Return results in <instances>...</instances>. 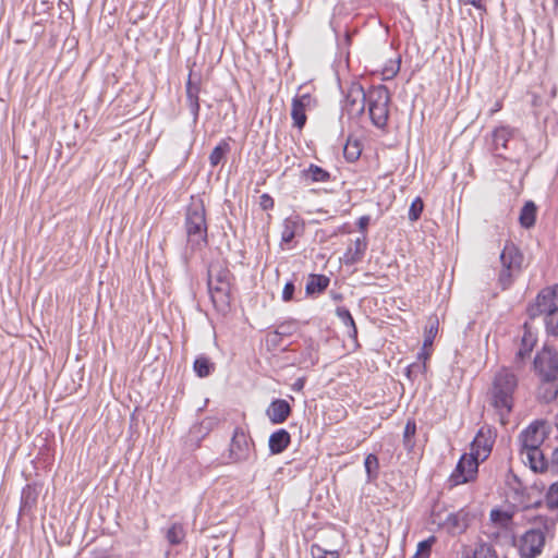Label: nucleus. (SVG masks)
<instances>
[{
  "mask_svg": "<svg viewBox=\"0 0 558 558\" xmlns=\"http://www.w3.org/2000/svg\"><path fill=\"white\" fill-rule=\"evenodd\" d=\"M518 387V376L508 367H501L492 379L487 390V401L502 425L509 422V416L514 409V395Z\"/></svg>",
  "mask_w": 558,
  "mask_h": 558,
  "instance_id": "f257e3e1",
  "label": "nucleus"
},
{
  "mask_svg": "<svg viewBox=\"0 0 558 558\" xmlns=\"http://www.w3.org/2000/svg\"><path fill=\"white\" fill-rule=\"evenodd\" d=\"M184 230L186 235V245L181 254L182 263L189 266L193 254L201 251L208 244V225L206 220V209L201 198L192 197L191 204L186 207L184 215Z\"/></svg>",
  "mask_w": 558,
  "mask_h": 558,
  "instance_id": "f03ea898",
  "label": "nucleus"
},
{
  "mask_svg": "<svg viewBox=\"0 0 558 558\" xmlns=\"http://www.w3.org/2000/svg\"><path fill=\"white\" fill-rule=\"evenodd\" d=\"M558 515H535L529 519L533 527L523 533L519 539V555L521 558H536L544 549L546 537L553 535Z\"/></svg>",
  "mask_w": 558,
  "mask_h": 558,
  "instance_id": "7ed1b4c3",
  "label": "nucleus"
},
{
  "mask_svg": "<svg viewBox=\"0 0 558 558\" xmlns=\"http://www.w3.org/2000/svg\"><path fill=\"white\" fill-rule=\"evenodd\" d=\"M533 371L539 383L548 386L544 388L542 399L545 402L555 400L558 396V352L544 345L534 356Z\"/></svg>",
  "mask_w": 558,
  "mask_h": 558,
  "instance_id": "20e7f679",
  "label": "nucleus"
},
{
  "mask_svg": "<svg viewBox=\"0 0 558 558\" xmlns=\"http://www.w3.org/2000/svg\"><path fill=\"white\" fill-rule=\"evenodd\" d=\"M221 459L222 464H254L257 461L256 445L248 429L242 426L233 429Z\"/></svg>",
  "mask_w": 558,
  "mask_h": 558,
  "instance_id": "39448f33",
  "label": "nucleus"
},
{
  "mask_svg": "<svg viewBox=\"0 0 558 558\" xmlns=\"http://www.w3.org/2000/svg\"><path fill=\"white\" fill-rule=\"evenodd\" d=\"M231 271L219 264L210 265L207 271V288L214 307L226 312L231 299Z\"/></svg>",
  "mask_w": 558,
  "mask_h": 558,
  "instance_id": "423d86ee",
  "label": "nucleus"
},
{
  "mask_svg": "<svg viewBox=\"0 0 558 558\" xmlns=\"http://www.w3.org/2000/svg\"><path fill=\"white\" fill-rule=\"evenodd\" d=\"M391 97L386 85H373L368 88V116L372 124L384 130L389 120V104Z\"/></svg>",
  "mask_w": 558,
  "mask_h": 558,
  "instance_id": "0eeeda50",
  "label": "nucleus"
},
{
  "mask_svg": "<svg viewBox=\"0 0 558 558\" xmlns=\"http://www.w3.org/2000/svg\"><path fill=\"white\" fill-rule=\"evenodd\" d=\"M368 99V89L365 90L360 82H352L344 93V99L341 105L342 117L349 119L361 118L366 108Z\"/></svg>",
  "mask_w": 558,
  "mask_h": 558,
  "instance_id": "6e6552de",
  "label": "nucleus"
},
{
  "mask_svg": "<svg viewBox=\"0 0 558 558\" xmlns=\"http://www.w3.org/2000/svg\"><path fill=\"white\" fill-rule=\"evenodd\" d=\"M482 461L472 453H463L451 475L449 476L450 486L454 487L461 484L473 482L478 473V465Z\"/></svg>",
  "mask_w": 558,
  "mask_h": 558,
  "instance_id": "1a4fd4ad",
  "label": "nucleus"
},
{
  "mask_svg": "<svg viewBox=\"0 0 558 558\" xmlns=\"http://www.w3.org/2000/svg\"><path fill=\"white\" fill-rule=\"evenodd\" d=\"M547 435L546 422L544 420L533 421L518 436L519 450L541 448Z\"/></svg>",
  "mask_w": 558,
  "mask_h": 558,
  "instance_id": "9d476101",
  "label": "nucleus"
},
{
  "mask_svg": "<svg viewBox=\"0 0 558 558\" xmlns=\"http://www.w3.org/2000/svg\"><path fill=\"white\" fill-rule=\"evenodd\" d=\"M495 437L489 426H482L471 442L470 453L484 462L492 452Z\"/></svg>",
  "mask_w": 558,
  "mask_h": 558,
  "instance_id": "9b49d317",
  "label": "nucleus"
},
{
  "mask_svg": "<svg viewBox=\"0 0 558 558\" xmlns=\"http://www.w3.org/2000/svg\"><path fill=\"white\" fill-rule=\"evenodd\" d=\"M556 310H558V303H555V300L550 296L549 289L546 287L537 293L534 302L527 305L526 314L531 319H535L541 315L549 316Z\"/></svg>",
  "mask_w": 558,
  "mask_h": 558,
  "instance_id": "f8f14e48",
  "label": "nucleus"
},
{
  "mask_svg": "<svg viewBox=\"0 0 558 558\" xmlns=\"http://www.w3.org/2000/svg\"><path fill=\"white\" fill-rule=\"evenodd\" d=\"M199 93H201V77L195 78L192 71L189 74L187 81L185 83V95H186V104L193 117V124L195 125L198 121L201 104H199Z\"/></svg>",
  "mask_w": 558,
  "mask_h": 558,
  "instance_id": "ddd939ff",
  "label": "nucleus"
},
{
  "mask_svg": "<svg viewBox=\"0 0 558 558\" xmlns=\"http://www.w3.org/2000/svg\"><path fill=\"white\" fill-rule=\"evenodd\" d=\"M514 129L508 125H500L492 132V154L497 158L507 159L501 150L508 149V143L513 137Z\"/></svg>",
  "mask_w": 558,
  "mask_h": 558,
  "instance_id": "4468645a",
  "label": "nucleus"
},
{
  "mask_svg": "<svg viewBox=\"0 0 558 558\" xmlns=\"http://www.w3.org/2000/svg\"><path fill=\"white\" fill-rule=\"evenodd\" d=\"M312 100L313 98L308 93L292 98L291 118L294 128L302 130L305 126L307 121L306 108L310 107Z\"/></svg>",
  "mask_w": 558,
  "mask_h": 558,
  "instance_id": "2eb2a0df",
  "label": "nucleus"
},
{
  "mask_svg": "<svg viewBox=\"0 0 558 558\" xmlns=\"http://www.w3.org/2000/svg\"><path fill=\"white\" fill-rule=\"evenodd\" d=\"M501 267L510 270H522L523 254L520 248L512 242L507 241L499 256Z\"/></svg>",
  "mask_w": 558,
  "mask_h": 558,
  "instance_id": "dca6fc26",
  "label": "nucleus"
},
{
  "mask_svg": "<svg viewBox=\"0 0 558 558\" xmlns=\"http://www.w3.org/2000/svg\"><path fill=\"white\" fill-rule=\"evenodd\" d=\"M292 413V407L284 399H274L267 407L265 414L271 424H283Z\"/></svg>",
  "mask_w": 558,
  "mask_h": 558,
  "instance_id": "f3484780",
  "label": "nucleus"
},
{
  "mask_svg": "<svg viewBox=\"0 0 558 558\" xmlns=\"http://www.w3.org/2000/svg\"><path fill=\"white\" fill-rule=\"evenodd\" d=\"M519 452L523 462L529 465L534 473L548 471V460L541 448L519 450Z\"/></svg>",
  "mask_w": 558,
  "mask_h": 558,
  "instance_id": "a211bd4d",
  "label": "nucleus"
},
{
  "mask_svg": "<svg viewBox=\"0 0 558 558\" xmlns=\"http://www.w3.org/2000/svg\"><path fill=\"white\" fill-rule=\"evenodd\" d=\"M291 442V435L284 428H279L270 434L268 447L271 454L282 453Z\"/></svg>",
  "mask_w": 558,
  "mask_h": 558,
  "instance_id": "6ab92c4d",
  "label": "nucleus"
},
{
  "mask_svg": "<svg viewBox=\"0 0 558 558\" xmlns=\"http://www.w3.org/2000/svg\"><path fill=\"white\" fill-rule=\"evenodd\" d=\"M301 179L311 183H326L331 180V173L315 163H311L301 171Z\"/></svg>",
  "mask_w": 558,
  "mask_h": 558,
  "instance_id": "aec40b11",
  "label": "nucleus"
},
{
  "mask_svg": "<svg viewBox=\"0 0 558 558\" xmlns=\"http://www.w3.org/2000/svg\"><path fill=\"white\" fill-rule=\"evenodd\" d=\"M445 526L452 534L463 533L469 526L468 513L463 510L449 513L446 518Z\"/></svg>",
  "mask_w": 558,
  "mask_h": 558,
  "instance_id": "412c9836",
  "label": "nucleus"
},
{
  "mask_svg": "<svg viewBox=\"0 0 558 558\" xmlns=\"http://www.w3.org/2000/svg\"><path fill=\"white\" fill-rule=\"evenodd\" d=\"M303 227V221L298 215L287 217L282 223L281 243H290L295 238L298 230Z\"/></svg>",
  "mask_w": 558,
  "mask_h": 558,
  "instance_id": "4be33fe9",
  "label": "nucleus"
},
{
  "mask_svg": "<svg viewBox=\"0 0 558 558\" xmlns=\"http://www.w3.org/2000/svg\"><path fill=\"white\" fill-rule=\"evenodd\" d=\"M163 535L170 546H179L186 537V530L181 522H173L163 531Z\"/></svg>",
  "mask_w": 558,
  "mask_h": 558,
  "instance_id": "5701e85b",
  "label": "nucleus"
},
{
  "mask_svg": "<svg viewBox=\"0 0 558 558\" xmlns=\"http://www.w3.org/2000/svg\"><path fill=\"white\" fill-rule=\"evenodd\" d=\"M330 279L325 275L312 274L308 277L305 292L307 295H315L323 293L329 286Z\"/></svg>",
  "mask_w": 558,
  "mask_h": 558,
  "instance_id": "b1692460",
  "label": "nucleus"
},
{
  "mask_svg": "<svg viewBox=\"0 0 558 558\" xmlns=\"http://www.w3.org/2000/svg\"><path fill=\"white\" fill-rule=\"evenodd\" d=\"M217 420L215 417H206L202 422L194 424L190 429L191 437L195 438L199 446L202 439H204L215 427Z\"/></svg>",
  "mask_w": 558,
  "mask_h": 558,
  "instance_id": "393cba45",
  "label": "nucleus"
},
{
  "mask_svg": "<svg viewBox=\"0 0 558 558\" xmlns=\"http://www.w3.org/2000/svg\"><path fill=\"white\" fill-rule=\"evenodd\" d=\"M336 315L347 327L349 338L353 341H357V328L351 312L345 306H338L336 308Z\"/></svg>",
  "mask_w": 558,
  "mask_h": 558,
  "instance_id": "a878e982",
  "label": "nucleus"
},
{
  "mask_svg": "<svg viewBox=\"0 0 558 558\" xmlns=\"http://www.w3.org/2000/svg\"><path fill=\"white\" fill-rule=\"evenodd\" d=\"M535 342H536V340L533 337V335L530 331H525L521 339L520 348L514 357V363L517 365H519L520 363H523L524 360L530 356Z\"/></svg>",
  "mask_w": 558,
  "mask_h": 558,
  "instance_id": "bb28decb",
  "label": "nucleus"
},
{
  "mask_svg": "<svg viewBox=\"0 0 558 558\" xmlns=\"http://www.w3.org/2000/svg\"><path fill=\"white\" fill-rule=\"evenodd\" d=\"M537 208L536 205L529 201L521 208L519 222L521 227L530 229L535 225Z\"/></svg>",
  "mask_w": 558,
  "mask_h": 558,
  "instance_id": "cd10ccee",
  "label": "nucleus"
},
{
  "mask_svg": "<svg viewBox=\"0 0 558 558\" xmlns=\"http://www.w3.org/2000/svg\"><path fill=\"white\" fill-rule=\"evenodd\" d=\"M229 141L230 137L221 140L211 150L209 155V163L213 168L217 167L222 160H225L227 155L230 153L231 147Z\"/></svg>",
  "mask_w": 558,
  "mask_h": 558,
  "instance_id": "c85d7f7f",
  "label": "nucleus"
},
{
  "mask_svg": "<svg viewBox=\"0 0 558 558\" xmlns=\"http://www.w3.org/2000/svg\"><path fill=\"white\" fill-rule=\"evenodd\" d=\"M193 369L199 378H205L215 371V364L206 355H198L194 361Z\"/></svg>",
  "mask_w": 558,
  "mask_h": 558,
  "instance_id": "c756f323",
  "label": "nucleus"
},
{
  "mask_svg": "<svg viewBox=\"0 0 558 558\" xmlns=\"http://www.w3.org/2000/svg\"><path fill=\"white\" fill-rule=\"evenodd\" d=\"M519 275L520 271L501 267L498 274L497 283L502 291H506L512 287Z\"/></svg>",
  "mask_w": 558,
  "mask_h": 558,
  "instance_id": "7c9ffc66",
  "label": "nucleus"
},
{
  "mask_svg": "<svg viewBox=\"0 0 558 558\" xmlns=\"http://www.w3.org/2000/svg\"><path fill=\"white\" fill-rule=\"evenodd\" d=\"M364 468L366 472L367 482L372 483L378 477L379 460L376 454L369 453L365 457Z\"/></svg>",
  "mask_w": 558,
  "mask_h": 558,
  "instance_id": "2f4dec72",
  "label": "nucleus"
},
{
  "mask_svg": "<svg viewBox=\"0 0 558 558\" xmlns=\"http://www.w3.org/2000/svg\"><path fill=\"white\" fill-rule=\"evenodd\" d=\"M362 153V146L361 143L357 140H351L348 138L344 148H343V156L348 162H354L356 161Z\"/></svg>",
  "mask_w": 558,
  "mask_h": 558,
  "instance_id": "473e14b6",
  "label": "nucleus"
},
{
  "mask_svg": "<svg viewBox=\"0 0 558 558\" xmlns=\"http://www.w3.org/2000/svg\"><path fill=\"white\" fill-rule=\"evenodd\" d=\"M416 434V422L414 418H410L407 421V424L404 426V430H403V447L405 450L408 451H412L414 446H415V441H414V436Z\"/></svg>",
  "mask_w": 558,
  "mask_h": 558,
  "instance_id": "72a5a7b5",
  "label": "nucleus"
},
{
  "mask_svg": "<svg viewBox=\"0 0 558 558\" xmlns=\"http://www.w3.org/2000/svg\"><path fill=\"white\" fill-rule=\"evenodd\" d=\"M426 372L427 364L425 361H415L405 367L404 375L411 383H414L421 375H424Z\"/></svg>",
  "mask_w": 558,
  "mask_h": 558,
  "instance_id": "f704fd0d",
  "label": "nucleus"
},
{
  "mask_svg": "<svg viewBox=\"0 0 558 558\" xmlns=\"http://www.w3.org/2000/svg\"><path fill=\"white\" fill-rule=\"evenodd\" d=\"M473 558H499L494 546L488 543L481 542L473 551Z\"/></svg>",
  "mask_w": 558,
  "mask_h": 558,
  "instance_id": "c9c22d12",
  "label": "nucleus"
},
{
  "mask_svg": "<svg viewBox=\"0 0 558 558\" xmlns=\"http://www.w3.org/2000/svg\"><path fill=\"white\" fill-rule=\"evenodd\" d=\"M435 536H429L427 539L421 541L417 544V549L413 556V558H429L432 546L435 543Z\"/></svg>",
  "mask_w": 558,
  "mask_h": 558,
  "instance_id": "e433bc0d",
  "label": "nucleus"
},
{
  "mask_svg": "<svg viewBox=\"0 0 558 558\" xmlns=\"http://www.w3.org/2000/svg\"><path fill=\"white\" fill-rule=\"evenodd\" d=\"M545 504L551 510L558 509V481L549 485L545 495Z\"/></svg>",
  "mask_w": 558,
  "mask_h": 558,
  "instance_id": "4c0bfd02",
  "label": "nucleus"
},
{
  "mask_svg": "<svg viewBox=\"0 0 558 558\" xmlns=\"http://www.w3.org/2000/svg\"><path fill=\"white\" fill-rule=\"evenodd\" d=\"M423 210L424 202L420 196H417L412 201L410 205L408 213L409 220L412 222L417 221L421 218Z\"/></svg>",
  "mask_w": 558,
  "mask_h": 558,
  "instance_id": "58836bf2",
  "label": "nucleus"
},
{
  "mask_svg": "<svg viewBox=\"0 0 558 558\" xmlns=\"http://www.w3.org/2000/svg\"><path fill=\"white\" fill-rule=\"evenodd\" d=\"M36 500H37V494L35 493V489L32 488L31 485H26V487H24L22 490L21 507L22 508H31L33 505L36 504Z\"/></svg>",
  "mask_w": 558,
  "mask_h": 558,
  "instance_id": "ea45409f",
  "label": "nucleus"
},
{
  "mask_svg": "<svg viewBox=\"0 0 558 558\" xmlns=\"http://www.w3.org/2000/svg\"><path fill=\"white\" fill-rule=\"evenodd\" d=\"M299 362L306 367L314 366L318 362V355L312 345H307L302 351Z\"/></svg>",
  "mask_w": 558,
  "mask_h": 558,
  "instance_id": "a19ab883",
  "label": "nucleus"
},
{
  "mask_svg": "<svg viewBox=\"0 0 558 558\" xmlns=\"http://www.w3.org/2000/svg\"><path fill=\"white\" fill-rule=\"evenodd\" d=\"M311 555L312 558H339L338 550H328L318 544H313L311 546Z\"/></svg>",
  "mask_w": 558,
  "mask_h": 558,
  "instance_id": "79ce46f5",
  "label": "nucleus"
},
{
  "mask_svg": "<svg viewBox=\"0 0 558 558\" xmlns=\"http://www.w3.org/2000/svg\"><path fill=\"white\" fill-rule=\"evenodd\" d=\"M489 515H490V520L494 523H498L502 526L508 525L512 520V515L509 512L500 510V509H493L490 511Z\"/></svg>",
  "mask_w": 558,
  "mask_h": 558,
  "instance_id": "37998d69",
  "label": "nucleus"
},
{
  "mask_svg": "<svg viewBox=\"0 0 558 558\" xmlns=\"http://www.w3.org/2000/svg\"><path fill=\"white\" fill-rule=\"evenodd\" d=\"M545 328L548 335L558 337V308L545 317Z\"/></svg>",
  "mask_w": 558,
  "mask_h": 558,
  "instance_id": "c03bdc74",
  "label": "nucleus"
},
{
  "mask_svg": "<svg viewBox=\"0 0 558 558\" xmlns=\"http://www.w3.org/2000/svg\"><path fill=\"white\" fill-rule=\"evenodd\" d=\"M437 331H438V319L437 318L429 319V326L426 327V331H425V338H424V343H423L424 348L433 344L435 336L437 335Z\"/></svg>",
  "mask_w": 558,
  "mask_h": 558,
  "instance_id": "a18cd8bd",
  "label": "nucleus"
},
{
  "mask_svg": "<svg viewBox=\"0 0 558 558\" xmlns=\"http://www.w3.org/2000/svg\"><path fill=\"white\" fill-rule=\"evenodd\" d=\"M400 66H401V57L400 56L395 60H389L385 64V68L383 71L386 78L389 80V78L395 77L399 73Z\"/></svg>",
  "mask_w": 558,
  "mask_h": 558,
  "instance_id": "49530a36",
  "label": "nucleus"
},
{
  "mask_svg": "<svg viewBox=\"0 0 558 558\" xmlns=\"http://www.w3.org/2000/svg\"><path fill=\"white\" fill-rule=\"evenodd\" d=\"M294 323L293 322H284L277 326L274 337L275 338H281L292 335L294 331Z\"/></svg>",
  "mask_w": 558,
  "mask_h": 558,
  "instance_id": "de8ad7c7",
  "label": "nucleus"
},
{
  "mask_svg": "<svg viewBox=\"0 0 558 558\" xmlns=\"http://www.w3.org/2000/svg\"><path fill=\"white\" fill-rule=\"evenodd\" d=\"M367 245H368L367 238H366V235H363L362 238H357L354 240V247H352V248L356 255H359L363 258L366 253Z\"/></svg>",
  "mask_w": 558,
  "mask_h": 558,
  "instance_id": "09e8293b",
  "label": "nucleus"
},
{
  "mask_svg": "<svg viewBox=\"0 0 558 558\" xmlns=\"http://www.w3.org/2000/svg\"><path fill=\"white\" fill-rule=\"evenodd\" d=\"M341 259L345 265L352 266V265L360 263L363 258L361 256L356 255L352 247H349L344 252Z\"/></svg>",
  "mask_w": 558,
  "mask_h": 558,
  "instance_id": "8fccbe9b",
  "label": "nucleus"
},
{
  "mask_svg": "<svg viewBox=\"0 0 558 558\" xmlns=\"http://www.w3.org/2000/svg\"><path fill=\"white\" fill-rule=\"evenodd\" d=\"M295 292V286L292 280H289L286 282L283 290H282V301L283 302H290L294 298Z\"/></svg>",
  "mask_w": 558,
  "mask_h": 558,
  "instance_id": "3c124183",
  "label": "nucleus"
},
{
  "mask_svg": "<svg viewBox=\"0 0 558 558\" xmlns=\"http://www.w3.org/2000/svg\"><path fill=\"white\" fill-rule=\"evenodd\" d=\"M507 482L515 492L524 488L522 481L512 470H509Z\"/></svg>",
  "mask_w": 558,
  "mask_h": 558,
  "instance_id": "603ef678",
  "label": "nucleus"
},
{
  "mask_svg": "<svg viewBox=\"0 0 558 558\" xmlns=\"http://www.w3.org/2000/svg\"><path fill=\"white\" fill-rule=\"evenodd\" d=\"M259 206L263 210L272 209L275 206V201L269 194L264 193L259 197Z\"/></svg>",
  "mask_w": 558,
  "mask_h": 558,
  "instance_id": "864d4df0",
  "label": "nucleus"
},
{
  "mask_svg": "<svg viewBox=\"0 0 558 558\" xmlns=\"http://www.w3.org/2000/svg\"><path fill=\"white\" fill-rule=\"evenodd\" d=\"M371 223V216L368 215H364V216H361L357 221H356V226L359 228V231L363 233V235H366L367 233V228Z\"/></svg>",
  "mask_w": 558,
  "mask_h": 558,
  "instance_id": "5fc2aeb1",
  "label": "nucleus"
},
{
  "mask_svg": "<svg viewBox=\"0 0 558 558\" xmlns=\"http://www.w3.org/2000/svg\"><path fill=\"white\" fill-rule=\"evenodd\" d=\"M548 471L558 475V447L551 452L550 461H548Z\"/></svg>",
  "mask_w": 558,
  "mask_h": 558,
  "instance_id": "6e6d98bb",
  "label": "nucleus"
},
{
  "mask_svg": "<svg viewBox=\"0 0 558 558\" xmlns=\"http://www.w3.org/2000/svg\"><path fill=\"white\" fill-rule=\"evenodd\" d=\"M464 4H470L472 7H474L475 9L477 10H481L483 12H486V7L485 4L482 2V0H461Z\"/></svg>",
  "mask_w": 558,
  "mask_h": 558,
  "instance_id": "4d7b16f0",
  "label": "nucleus"
},
{
  "mask_svg": "<svg viewBox=\"0 0 558 558\" xmlns=\"http://www.w3.org/2000/svg\"><path fill=\"white\" fill-rule=\"evenodd\" d=\"M305 383H306L305 378L300 377L292 384L291 389L295 392H300L304 389Z\"/></svg>",
  "mask_w": 558,
  "mask_h": 558,
  "instance_id": "13d9d810",
  "label": "nucleus"
},
{
  "mask_svg": "<svg viewBox=\"0 0 558 558\" xmlns=\"http://www.w3.org/2000/svg\"><path fill=\"white\" fill-rule=\"evenodd\" d=\"M549 289L550 296L555 300V303H558V283L553 287H547Z\"/></svg>",
  "mask_w": 558,
  "mask_h": 558,
  "instance_id": "bf43d9fd",
  "label": "nucleus"
},
{
  "mask_svg": "<svg viewBox=\"0 0 558 558\" xmlns=\"http://www.w3.org/2000/svg\"><path fill=\"white\" fill-rule=\"evenodd\" d=\"M543 502H544L543 500H537L531 505L525 506V509H532V508L537 509V508L542 507Z\"/></svg>",
  "mask_w": 558,
  "mask_h": 558,
  "instance_id": "052dcab7",
  "label": "nucleus"
},
{
  "mask_svg": "<svg viewBox=\"0 0 558 558\" xmlns=\"http://www.w3.org/2000/svg\"><path fill=\"white\" fill-rule=\"evenodd\" d=\"M428 359V353L421 351L417 353L416 361H425Z\"/></svg>",
  "mask_w": 558,
  "mask_h": 558,
  "instance_id": "680f3d73",
  "label": "nucleus"
},
{
  "mask_svg": "<svg viewBox=\"0 0 558 558\" xmlns=\"http://www.w3.org/2000/svg\"><path fill=\"white\" fill-rule=\"evenodd\" d=\"M279 340L280 338H275L274 337V333L270 335V342L274 344V345H278L279 344Z\"/></svg>",
  "mask_w": 558,
  "mask_h": 558,
  "instance_id": "e2e57ef3",
  "label": "nucleus"
},
{
  "mask_svg": "<svg viewBox=\"0 0 558 558\" xmlns=\"http://www.w3.org/2000/svg\"><path fill=\"white\" fill-rule=\"evenodd\" d=\"M554 12L558 16V0H554Z\"/></svg>",
  "mask_w": 558,
  "mask_h": 558,
  "instance_id": "0e129e2a",
  "label": "nucleus"
},
{
  "mask_svg": "<svg viewBox=\"0 0 558 558\" xmlns=\"http://www.w3.org/2000/svg\"><path fill=\"white\" fill-rule=\"evenodd\" d=\"M342 296L340 294L335 295V299H341Z\"/></svg>",
  "mask_w": 558,
  "mask_h": 558,
  "instance_id": "69168bd1",
  "label": "nucleus"
},
{
  "mask_svg": "<svg viewBox=\"0 0 558 558\" xmlns=\"http://www.w3.org/2000/svg\"><path fill=\"white\" fill-rule=\"evenodd\" d=\"M554 558H558V555H557V556H555Z\"/></svg>",
  "mask_w": 558,
  "mask_h": 558,
  "instance_id": "338daca9",
  "label": "nucleus"
}]
</instances>
